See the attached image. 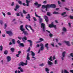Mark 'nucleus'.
Instances as JSON below:
<instances>
[{
	"mask_svg": "<svg viewBox=\"0 0 73 73\" xmlns=\"http://www.w3.org/2000/svg\"><path fill=\"white\" fill-rule=\"evenodd\" d=\"M10 50L12 52H15V48H12L10 49Z\"/></svg>",
	"mask_w": 73,
	"mask_h": 73,
	"instance_id": "19",
	"label": "nucleus"
},
{
	"mask_svg": "<svg viewBox=\"0 0 73 73\" xmlns=\"http://www.w3.org/2000/svg\"><path fill=\"white\" fill-rule=\"evenodd\" d=\"M0 24L1 25H3L4 24V22H3V20H0Z\"/></svg>",
	"mask_w": 73,
	"mask_h": 73,
	"instance_id": "26",
	"label": "nucleus"
},
{
	"mask_svg": "<svg viewBox=\"0 0 73 73\" xmlns=\"http://www.w3.org/2000/svg\"><path fill=\"white\" fill-rule=\"evenodd\" d=\"M26 63H24L23 62H20V64H19V66H21H21H24L25 65H26Z\"/></svg>",
	"mask_w": 73,
	"mask_h": 73,
	"instance_id": "6",
	"label": "nucleus"
},
{
	"mask_svg": "<svg viewBox=\"0 0 73 73\" xmlns=\"http://www.w3.org/2000/svg\"><path fill=\"white\" fill-rule=\"evenodd\" d=\"M27 41L28 42H29L30 44V46H31V47H32V43H33V42H32V40H27Z\"/></svg>",
	"mask_w": 73,
	"mask_h": 73,
	"instance_id": "9",
	"label": "nucleus"
},
{
	"mask_svg": "<svg viewBox=\"0 0 73 73\" xmlns=\"http://www.w3.org/2000/svg\"><path fill=\"white\" fill-rule=\"evenodd\" d=\"M6 33H7V34H8V35H9V31H6Z\"/></svg>",
	"mask_w": 73,
	"mask_h": 73,
	"instance_id": "45",
	"label": "nucleus"
},
{
	"mask_svg": "<svg viewBox=\"0 0 73 73\" xmlns=\"http://www.w3.org/2000/svg\"><path fill=\"white\" fill-rule=\"evenodd\" d=\"M48 60L51 61H53V60H52V57L50 56V57L48 58Z\"/></svg>",
	"mask_w": 73,
	"mask_h": 73,
	"instance_id": "25",
	"label": "nucleus"
},
{
	"mask_svg": "<svg viewBox=\"0 0 73 73\" xmlns=\"http://www.w3.org/2000/svg\"><path fill=\"white\" fill-rule=\"evenodd\" d=\"M7 62L9 61V56H8L7 57Z\"/></svg>",
	"mask_w": 73,
	"mask_h": 73,
	"instance_id": "23",
	"label": "nucleus"
},
{
	"mask_svg": "<svg viewBox=\"0 0 73 73\" xmlns=\"http://www.w3.org/2000/svg\"><path fill=\"white\" fill-rule=\"evenodd\" d=\"M35 15L36 17H38L39 18H40V16L38 15H37V14H36V12L35 13Z\"/></svg>",
	"mask_w": 73,
	"mask_h": 73,
	"instance_id": "28",
	"label": "nucleus"
},
{
	"mask_svg": "<svg viewBox=\"0 0 73 73\" xmlns=\"http://www.w3.org/2000/svg\"><path fill=\"white\" fill-rule=\"evenodd\" d=\"M65 9L66 10H67V11H70V10H69V9L66 8V7H65Z\"/></svg>",
	"mask_w": 73,
	"mask_h": 73,
	"instance_id": "61",
	"label": "nucleus"
},
{
	"mask_svg": "<svg viewBox=\"0 0 73 73\" xmlns=\"http://www.w3.org/2000/svg\"><path fill=\"white\" fill-rule=\"evenodd\" d=\"M0 50L2 51V50H3V46L2 45L0 46Z\"/></svg>",
	"mask_w": 73,
	"mask_h": 73,
	"instance_id": "35",
	"label": "nucleus"
},
{
	"mask_svg": "<svg viewBox=\"0 0 73 73\" xmlns=\"http://www.w3.org/2000/svg\"><path fill=\"white\" fill-rule=\"evenodd\" d=\"M64 73H69V72L67 71V70H64Z\"/></svg>",
	"mask_w": 73,
	"mask_h": 73,
	"instance_id": "50",
	"label": "nucleus"
},
{
	"mask_svg": "<svg viewBox=\"0 0 73 73\" xmlns=\"http://www.w3.org/2000/svg\"><path fill=\"white\" fill-rule=\"evenodd\" d=\"M53 24V22H52L51 24L49 25L48 27H49V28H54L55 29H56V25H54Z\"/></svg>",
	"mask_w": 73,
	"mask_h": 73,
	"instance_id": "2",
	"label": "nucleus"
},
{
	"mask_svg": "<svg viewBox=\"0 0 73 73\" xmlns=\"http://www.w3.org/2000/svg\"><path fill=\"white\" fill-rule=\"evenodd\" d=\"M22 39L23 42L25 43L26 42V41H27V38L25 36L23 37Z\"/></svg>",
	"mask_w": 73,
	"mask_h": 73,
	"instance_id": "8",
	"label": "nucleus"
},
{
	"mask_svg": "<svg viewBox=\"0 0 73 73\" xmlns=\"http://www.w3.org/2000/svg\"><path fill=\"white\" fill-rule=\"evenodd\" d=\"M18 38L19 40H21L22 39V38L21 37H18Z\"/></svg>",
	"mask_w": 73,
	"mask_h": 73,
	"instance_id": "52",
	"label": "nucleus"
},
{
	"mask_svg": "<svg viewBox=\"0 0 73 73\" xmlns=\"http://www.w3.org/2000/svg\"><path fill=\"white\" fill-rule=\"evenodd\" d=\"M48 45H49V44H48V43H47L45 44V45L44 46L45 47L47 48V50H48V49L49 48V47L48 46Z\"/></svg>",
	"mask_w": 73,
	"mask_h": 73,
	"instance_id": "14",
	"label": "nucleus"
},
{
	"mask_svg": "<svg viewBox=\"0 0 73 73\" xmlns=\"http://www.w3.org/2000/svg\"><path fill=\"white\" fill-rule=\"evenodd\" d=\"M45 24L43 23L41 24V28H42L43 31L44 32L45 31Z\"/></svg>",
	"mask_w": 73,
	"mask_h": 73,
	"instance_id": "3",
	"label": "nucleus"
},
{
	"mask_svg": "<svg viewBox=\"0 0 73 73\" xmlns=\"http://www.w3.org/2000/svg\"><path fill=\"white\" fill-rule=\"evenodd\" d=\"M7 24H5L4 25V29H6V28H7Z\"/></svg>",
	"mask_w": 73,
	"mask_h": 73,
	"instance_id": "38",
	"label": "nucleus"
},
{
	"mask_svg": "<svg viewBox=\"0 0 73 73\" xmlns=\"http://www.w3.org/2000/svg\"><path fill=\"white\" fill-rule=\"evenodd\" d=\"M64 42H65L68 46H70V44L69 43V41H64Z\"/></svg>",
	"mask_w": 73,
	"mask_h": 73,
	"instance_id": "16",
	"label": "nucleus"
},
{
	"mask_svg": "<svg viewBox=\"0 0 73 73\" xmlns=\"http://www.w3.org/2000/svg\"><path fill=\"white\" fill-rule=\"evenodd\" d=\"M42 8H46V5L45 6V5H43L42 6Z\"/></svg>",
	"mask_w": 73,
	"mask_h": 73,
	"instance_id": "59",
	"label": "nucleus"
},
{
	"mask_svg": "<svg viewBox=\"0 0 73 73\" xmlns=\"http://www.w3.org/2000/svg\"><path fill=\"white\" fill-rule=\"evenodd\" d=\"M13 36V33L12 31H9V36Z\"/></svg>",
	"mask_w": 73,
	"mask_h": 73,
	"instance_id": "12",
	"label": "nucleus"
},
{
	"mask_svg": "<svg viewBox=\"0 0 73 73\" xmlns=\"http://www.w3.org/2000/svg\"><path fill=\"white\" fill-rule=\"evenodd\" d=\"M62 31L63 32H66V29L65 27H63V28Z\"/></svg>",
	"mask_w": 73,
	"mask_h": 73,
	"instance_id": "24",
	"label": "nucleus"
},
{
	"mask_svg": "<svg viewBox=\"0 0 73 73\" xmlns=\"http://www.w3.org/2000/svg\"><path fill=\"white\" fill-rule=\"evenodd\" d=\"M30 2V1H28V0H26L27 4H29V3Z\"/></svg>",
	"mask_w": 73,
	"mask_h": 73,
	"instance_id": "53",
	"label": "nucleus"
},
{
	"mask_svg": "<svg viewBox=\"0 0 73 73\" xmlns=\"http://www.w3.org/2000/svg\"><path fill=\"white\" fill-rule=\"evenodd\" d=\"M48 64L49 65H50V66H52L53 64V63L52 62L50 61H49V60L48 61Z\"/></svg>",
	"mask_w": 73,
	"mask_h": 73,
	"instance_id": "11",
	"label": "nucleus"
},
{
	"mask_svg": "<svg viewBox=\"0 0 73 73\" xmlns=\"http://www.w3.org/2000/svg\"><path fill=\"white\" fill-rule=\"evenodd\" d=\"M2 36H3V37H5V34H3L2 35Z\"/></svg>",
	"mask_w": 73,
	"mask_h": 73,
	"instance_id": "49",
	"label": "nucleus"
},
{
	"mask_svg": "<svg viewBox=\"0 0 73 73\" xmlns=\"http://www.w3.org/2000/svg\"><path fill=\"white\" fill-rule=\"evenodd\" d=\"M70 71L71 72V73H73V70H70Z\"/></svg>",
	"mask_w": 73,
	"mask_h": 73,
	"instance_id": "64",
	"label": "nucleus"
},
{
	"mask_svg": "<svg viewBox=\"0 0 73 73\" xmlns=\"http://www.w3.org/2000/svg\"><path fill=\"white\" fill-rule=\"evenodd\" d=\"M25 63H26V65H27V64H28V60H26V62Z\"/></svg>",
	"mask_w": 73,
	"mask_h": 73,
	"instance_id": "58",
	"label": "nucleus"
},
{
	"mask_svg": "<svg viewBox=\"0 0 73 73\" xmlns=\"http://www.w3.org/2000/svg\"><path fill=\"white\" fill-rule=\"evenodd\" d=\"M18 53L19 54H20V53H21V50L18 51Z\"/></svg>",
	"mask_w": 73,
	"mask_h": 73,
	"instance_id": "44",
	"label": "nucleus"
},
{
	"mask_svg": "<svg viewBox=\"0 0 73 73\" xmlns=\"http://www.w3.org/2000/svg\"><path fill=\"white\" fill-rule=\"evenodd\" d=\"M16 15H17V16H20V14L19 13H16Z\"/></svg>",
	"mask_w": 73,
	"mask_h": 73,
	"instance_id": "60",
	"label": "nucleus"
},
{
	"mask_svg": "<svg viewBox=\"0 0 73 73\" xmlns=\"http://www.w3.org/2000/svg\"><path fill=\"white\" fill-rule=\"evenodd\" d=\"M51 8H55L56 7V5L54 4H51Z\"/></svg>",
	"mask_w": 73,
	"mask_h": 73,
	"instance_id": "13",
	"label": "nucleus"
},
{
	"mask_svg": "<svg viewBox=\"0 0 73 73\" xmlns=\"http://www.w3.org/2000/svg\"><path fill=\"white\" fill-rule=\"evenodd\" d=\"M66 53V52H64L62 53V56L63 57H65V56Z\"/></svg>",
	"mask_w": 73,
	"mask_h": 73,
	"instance_id": "18",
	"label": "nucleus"
},
{
	"mask_svg": "<svg viewBox=\"0 0 73 73\" xmlns=\"http://www.w3.org/2000/svg\"><path fill=\"white\" fill-rule=\"evenodd\" d=\"M65 14H66V12H64L61 14V15L62 16H63L64 15H65Z\"/></svg>",
	"mask_w": 73,
	"mask_h": 73,
	"instance_id": "41",
	"label": "nucleus"
},
{
	"mask_svg": "<svg viewBox=\"0 0 73 73\" xmlns=\"http://www.w3.org/2000/svg\"><path fill=\"white\" fill-rule=\"evenodd\" d=\"M44 19L46 23H48V21H49V19H48V17L47 16L44 15Z\"/></svg>",
	"mask_w": 73,
	"mask_h": 73,
	"instance_id": "7",
	"label": "nucleus"
},
{
	"mask_svg": "<svg viewBox=\"0 0 73 73\" xmlns=\"http://www.w3.org/2000/svg\"><path fill=\"white\" fill-rule=\"evenodd\" d=\"M23 12L24 14H27V12L24 10H23Z\"/></svg>",
	"mask_w": 73,
	"mask_h": 73,
	"instance_id": "43",
	"label": "nucleus"
},
{
	"mask_svg": "<svg viewBox=\"0 0 73 73\" xmlns=\"http://www.w3.org/2000/svg\"><path fill=\"white\" fill-rule=\"evenodd\" d=\"M22 4H23V5L24 6H25L26 5V4H25V3H23Z\"/></svg>",
	"mask_w": 73,
	"mask_h": 73,
	"instance_id": "62",
	"label": "nucleus"
},
{
	"mask_svg": "<svg viewBox=\"0 0 73 73\" xmlns=\"http://www.w3.org/2000/svg\"><path fill=\"white\" fill-rule=\"evenodd\" d=\"M31 56H35V53L33 51H31Z\"/></svg>",
	"mask_w": 73,
	"mask_h": 73,
	"instance_id": "21",
	"label": "nucleus"
},
{
	"mask_svg": "<svg viewBox=\"0 0 73 73\" xmlns=\"http://www.w3.org/2000/svg\"><path fill=\"white\" fill-rule=\"evenodd\" d=\"M46 7L48 9L50 8H51V5L47 4L46 5Z\"/></svg>",
	"mask_w": 73,
	"mask_h": 73,
	"instance_id": "15",
	"label": "nucleus"
},
{
	"mask_svg": "<svg viewBox=\"0 0 73 73\" xmlns=\"http://www.w3.org/2000/svg\"><path fill=\"white\" fill-rule=\"evenodd\" d=\"M37 5V7H38V8H39V7H40V6H41V4H38Z\"/></svg>",
	"mask_w": 73,
	"mask_h": 73,
	"instance_id": "48",
	"label": "nucleus"
},
{
	"mask_svg": "<svg viewBox=\"0 0 73 73\" xmlns=\"http://www.w3.org/2000/svg\"><path fill=\"white\" fill-rule=\"evenodd\" d=\"M40 46V45L38 44H37L36 45V46L35 47V48H38Z\"/></svg>",
	"mask_w": 73,
	"mask_h": 73,
	"instance_id": "57",
	"label": "nucleus"
},
{
	"mask_svg": "<svg viewBox=\"0 0 73 73\" xmlns=\"http://www.w3.org/2000/svg\"><path fill=\"white\" fill-rule=\"evenodd\" d=\"M45 69L46 72H49V69L46 68H45Z\"/></svg>",
	"mask_w": 73,
	"mask_h": 73,
	"instance_id": "32",
	"label": "nucleus"
},
{
	"mask_svg": "<svg viewBox=\"0 0 73 73\" xmlns=\"http://www.w3.org/2000/svg\"><path fill=\"white\" fill-rule=\"evenodd\" d=\"M38 4V3H37V2H36V3H34V4L35 5H36V6H37V5Z\"/></svg>",
	"mask_w": 73,
	"mask_h": 73,
	"instance_id": "39",
	"label": "nucleus"
},
{
	"mask_svg": "<svg viewBox=\"0 0 73 73\" xmlns=\"http://www.w3.org/2000/svg\"><path fill=\"white\" fill-rule=\"evenodd\" d=\"M69 17L70 19H73V16L70 15Z\"/></svg>",
	"mask_w": 73,
	"mask_h": 73,
	"instance_id": "31",
	"label": "nucleus"
},
{
	"mask_svg": "<svg viewBox=\"0 0 73 73\" xmlns=\"http://www.w3.org/2000/svg\"><path fill=\"white\" fill-rule=\"evenodd\" d=\"M52 13L53 14H59L60 13H59L58 12H56V11H54Z\"/></svg>",
	"mask_w": 73,
	"mask_h": 73,
	"instance_id": "29",
	"label": "nucleus"
},
{
	"mask_svg": "<svg viewBox=\"0 0 73 73\" xmlns=\"http://www.w3.org/2000/svg\"><path fill=\"white\" fill-rule=\"evenodd\" d=\"M20 70L21 72H24V70H23V68H21L20 69Z\"/></svg>",
	"mask_w": 73,
	"mask_h": 73,
	"instance_id": "51",
	"label": "nucleus"
},
{
	"mask_svg": "<svg viewBox=\"0 0 73 73\" xmlns=\"http://www.w3.org/2000/svg\"><path fill=\"white\" fill-rule=\"evenodd\" d=\"M42 21H43L42 19L41 18H39V21H40V23H42Z\"/></svg>",
	"mask_w": 73,
	"mask_h": 73,
	"instance_id": "22",
	"label": "nucleus"
},
{
	"mask_svg": "<svg viewBox=\"0 0 73 73\" xmlns=\"http://www.w3.org/2000/svg\"><path fill=\"white\" fill-rule=\"evenodd\" d=\"M20 45L21 46H23V47H24V43H20Z\"/></svg>",
	"mask_w": 73,
	"mask_h": 73,
	"instance_id": "33",
	"label": "nucleus"
},
{
	"mask_svg": "<svg viewBox=\"0 0 73 73\" xmlns=\"http://www.w3.org/2000/svg\"><path fill=\"white\" fill-rule=\"evenodd\" d=\"M26 18L27 19H29V21H31V19H30L31 18V16H30V15H29V14H27V16L26 17Z\"/></svg>",
	"mask_w": 73,
	"mask_h": 73,
	"instance_id": "10",
	"label": "nucleus"
},
{
	"mask_svg": "<svg viewBox=\"0 0 73 73\" xmlns=\"http://www.w3.org/2000/svg\"><path fill=\"white\" fill-rule=\"evenodd\" d=\"M27 27H29V28H30V29H31V30H32V31H33V32H34V31H33V29H32V27H31V26H30V25H26L25 26V28H26V29H27V31H29V30L28 29V28H27Z\"/></svg>",
	"mask_w": 73,
	"mask_h": 73,
	"instance_id": "4",
	"label": "nucleus"
},
{
	"mask_svg": "<svg viewBox=\"0 0 73 73\" xmlns=\"http://www.w3.org/2000/svg\"><path fill=\"white\" fill-rule=\"evenodd\" d=\"M3 15L4 17H5V14L3 12H2Z\"/></svg>",
	"mask_w": 73,
	"mask_h": 73,
	"instance_id": "54",
	"label": "nucleus"
},
{
	"mask_svg": "<svg viewBox=\"0 0 73 73\" xmlns=\"http://www.w3.org/2000/svg\"><path fill=\"white\" fill-rule=\"evenodd\" d=\"M49 36H50V37H52L53 36V34L51 33H50L49 35Z\"/></svg>",
	"mask_w": 73,
	"mask_h": 73,
	"instance_id": "36",
	"label": "nucleus"
},
{
	"mask_svg": "<svg viewBox=\"0 0 73 73\" xmlns=\"http://www.w3.org/2000/svg\"><path fill=\"white\" fill-rule=\"evenodd\" d=\"M29 57H27V59L28 60H30V58Z\"/></svg>",
	"mask_w": 73,
	"mask_h": 73,
	"instance_id": "56",
	"label": "nucleus"
},
{
	"mask_svg": "<svg viewBox=\"0 0 73 73\" xmlns=\"http://www.w3.org/2000/svg\"><path fill=\"white\" fill-rule=\"evenodd\" d=\"M47 15L48 16H50V13L49 12H47Z\"/></svg>",
	"mask_w": 73,
	"mask_h": 73,
	"instance_id": "34",
	"label": "nucleus"
},
{
	"mask_svg": "<svg viewBox=\"0 0 73 73\" xmlns=\"http://www.w3.org/2000/svg\"><path fill=\"white\" fill-rule=\"evenodd\" d=\"M40 41H44V40L42 38H40L39 39Z\"/></svg>",
	"mask_w": 73,
	"mask_h": 73,
	"instance_id": "37",
	"label": "nucleus"
},
{
	"mask_svg": "<svg viewBox=\"0 0 73 73\" xmlns=\"http://www.w3.org/2000/svg\"><path fill=\"white\" fill-rule=\"evenodd\" d=\"M12 41L13 44H16V40H15V39H13Z\"/></svg>",
	"mask_w": 73,
	"mask_h": 73,
	"instance_id": "17",
	"label": "nucleus"
},
{
	"mask_svg": "<svg viewBox=\"0 0 73 73\" xmlns=\"http://www.w3.org/2000/svg\"><path fill=\"white\" fill-rule=\"evenodd\" d=\"M40 46H41L40 48V50L42 51H43L44 49V44L42 43L40 44Z\"/></svg>",
	"mask_w": 73,
	"mask_h": 73,
	"instance_id": "5",
	"label": "nucleus"
},
{
	"mask_svg": "<svg viewBox=\"0 0 73 73\" xmlns=\"http://www.w3.org/2000/svg\"><path fill=\"white\" fill-rule=\"evenodd\" d=\"M11 5V6H13V5H14V2H12Z\"/></svg>",
	"mask_w": 73,
	"mask_h": 73,
	"instance_id": "63",
	"label": "nucleus"
},
{
	"mask_svg": "<svg viewBox=\"0 0 73 73\" xmlns=\"http://www.w3.org/2000/svg\"><path fill=\"white\" fill-rule=\"evenodd\" d=\"M30 50H31V48L29 47L28 49L27 50V52H29L30 51Z\"/></svg>",
	"mask_w": 73,
	"mask_h": 73,
	"instance_id": "40",
	"label": "nucleus"
},
{
	"mask_svg": "<svg viewBox=\"0 0 73 73\" xmlns=\"http://www.w3.org/2000/svg\"><path fill=\"white\" fill-rule=\"evenodd\" d=\"M44 64L43 63H42V64H40L39 65V66H44Z\"/></svg>",
	"mask_w": 73,
	"mask_h": 73,
	"instance_id": "46",
	"label": "nucleus"
},
{
	"mask_svg": "<svg viewBox=\"0 0 73 73\" xmlns=\"http://www.w3.org/2000/svg\"><path fill=\"white\" fill-rule=\"evenodd\" d=\"M15 8L16 9H19V8H20V6L18 5H17L16 6Z\"/></svg>",
	"mask_w": 73,
	"mask_h": 73,
	"instance_id": "27",
	"label": "nucleus"
},
{
	"mask_svg": "<svg viewBox=\"0 0 73 73\" xmlns=\"http://www.w3.org/2000/svg\"><path fill=\"white\" fill-rule=\"evenodd\" d=\"M18 3L19 4H20V5L23 4V3H22L21 1H18Z\"/></svg>",
	"mask_w": 73,
	"mask_h": 73,
	"instance_id": "30",
	"label": "nucleus"
},
{
	"mask_svg": "<svg viewBox=\"0 0 73 73\" xmlns=\"http://www.w3.org/2000/svg\"><path fill=\"white\" fill-rule=\"evenodd\" d=\"M20 29L21 31L23 32L22 33H24V35H28V32H27V31H25V29L23 28V25H21L20 26Z\"/></svg>",
	"mask_w": 73,
	"mask_h": 73,
	"instance_id": "1",
	"label": "nucleus"
},
{
	"mask_svg": "<svg viewBox=\"0 0 73 73\" xmlns=\"http://www.w3.org/2000/svg\"><path fill=\"white\" fill-rule=\"evenodd\" d=\"M33 19H34V20L35 21H37V19H36L35 17H33Z\"/></svg>",
	"mask_w": 73,
	"mask_h": 73,
	"instance_id": "47",
	"label": "nucleus"
},
{
	"mask_svg": "<svg viewBox=\"0 0 73 73\" xmlns=\"http://www.w3.org/2000/svg\"><path fill=\"white\" fill-rule=\"evenodd\" d=\"M57 64V60H55L54 61V64Z\"/></svg>",
	"mask_w": 73,
	"mask_h": 73,
	"instance_id": "42",
	"label": "nucleus"
},
{
	"mask_svg": "<svg viewBox=\"0 0 73 73\" xmlns=\"http://www.w3.org/2000/svg\"><path fill=\"white\" fill-rule=\"evenodd\" d=\"M4 53L5 54V55H7V54H8V51L6 50L4 51Z\"/></svg>",
	"mask_w": 73,
	"mask_h": 73,
	"instance_id": "20",
	"label": "nucleus"
},
{
	"mask_svg": "<svg viewBox=\"0 0 73 73\" xmlns=\"http://www.w3.org/2000/svg\"><path fill=\"white\" fill-rule=\"evenodd\" d=\"M70 56L72 57H73V53H71V54H70Z\"/></svg>",
	"mask_w": 73,
	"mask_h": 73,
	"instance_id": "55",
	"label": "nucleus"
}]
</instances>
